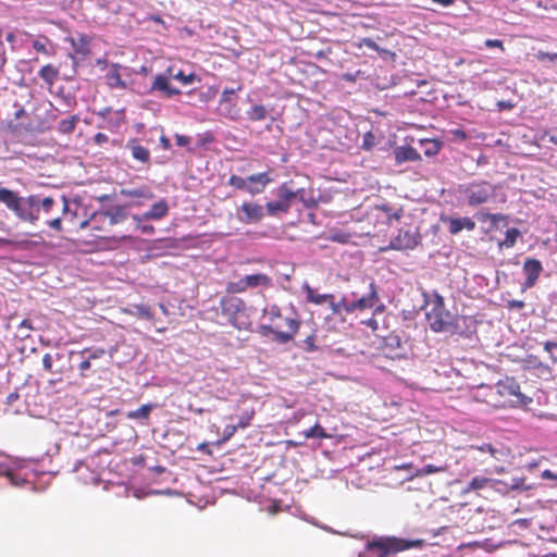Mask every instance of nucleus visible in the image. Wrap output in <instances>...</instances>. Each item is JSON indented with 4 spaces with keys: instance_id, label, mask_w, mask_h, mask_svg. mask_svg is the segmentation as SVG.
Listing matches in <instances>:
<instances>
[{
    "instance_id": "obj_15",
    "label": "nucleus",
    "mask_w": 557,
    "mask_h": 557,
    "mask_svg": "<svg viewBox=\"0 0 557 557\" xmlns=\"http://www.w3.org/2000/svg\"><path fill=\"white\" fill-rule=\"evenodd\" d=\"M120 194L124 197L143 199V200H151L154 195L151 189L147 186L138 187V188H123ZM134 207L143 206V201L136 200L129 203Z\"/></svg>"
},
{
    "instance_id": "obj_25",
    "label": "nucleus",
    "mask_w": 557,
    "mask_h": 557,
    "mask_svg": "<svg viewBox=\"0 0 557 557\" xmlns=\"http://www.w3.org/2000/svg\"><path fill=\"white\" fill-rule=\"evenodd\" d=\"M494 482L499 485H503L504 491H528L530 488V486H527L524 484L525 479L520 476L512 478L510 482H505L500 480H496Z\"/></svg>"
},
{
    "instance_id": "obj_33",
    "label": "nucleus",
    "mask_w": 557,
    "mask_h": 557,
    "mask_svg": "<svg viewBox=\"0 0 557 557\" xmlns=\"http://www.w3.org/2000/svg\"><path fill=\"white\" fill-rule=\"evenodd\" d=\"M265 209L269 215L274 216L278 212H287L289 210V205L283 203L277 199L275 201L267 202Z\"/></svg>"
},
{
    "instance_id": "obj_34",
    "label": "nucleus",
    "mask_w": 557,
    "mask_h": 557,
    "mask_svg": "<svg viewBox=\"0 0 557 557\" xmlns=\"http://www.w3.org/2000/svg\"><path fill=\"white\" fill-rule=\"evenodd\" d=\"M226 292L228 294H240L248 290L246 286V280L245 276L240 277L237 281L228 282L225 287Z\"/></svg>"
},
{
    "instance_id": "obj_3",
    "label": "nucleus",
    "mask_w": 557,
    "mask_h": 557,
    "mask_svg": "<svg viewBox=\"0 0 557 557\" xmlns=\"http://www.w3.org/2000/svg\"><path fill=\"white\" fill-rule=\"evenodd\" d=\"M497 187L485 180H474L460 184L457 188L459 199L469 207L490 203L496 198Z\"/></svg>"
},
{
    "instance_id": "obj_52",
    "label": "nucleus",
    "mask_w": 557,
    "mask_h": 557,
    "mask_svg": "<svg viewBox=\"0 0 557 557\" xmlns=\"http://www.w3.org/2000/svg\"><path fill=\"white\" fill-rule=\"evenodd\" d=\"M537 59L541 61L556 62L557 61V52L550 53V52L540 51L537 54Z\"/></svg>"
},
{
    "instance_id": "obj_11",
    "label": "nucleus",
    "mask_w": 557,
    "mask_h": 557,
    "mask_svg": "<svg viewBox=\"0 0 557 557\" xmlns=\"http://www.w3.org/2000/svg\"><path fill=\"white\" fill-rule=\"evenodd\" d=\"M523 274L525 275V281L522 284L524 289L532 288L543 271V267L540 260L534 258H527L523 263Z\"/></svg>"
},
{
    "instance_id": "obj_4",
    "label": "nucleus",
    "mask_w": 557,
    "mask_h": 557,
    "mask_svg": "<svg viewBox=\"0 0 557 557\" xmlns=\"http://www.w3.org/2000/svg\"><path fill=\"white\" fill-rule=\"evenodd\" d=\"M413 543L389 536H374L359 557H395V554L411 547Z\"/></svg>"
},
{
    "instance_id": "obj_22",
    "label": "nucleus",
    "mask_w": 557,
    "mask_h": 557,
    "mask_svg": "<svg viewBox=\"0 0 557 557\" xmlns=\"http://www.w3.org/2000/svg\"><path fill=\"white\" fill-rule=\"evenodd\" d=\"M63 358V355L60 352L55 354H45L42 357V367L46 371L50 373L62 374L64 372L63 366H55Z\"/></svg>"
},
{
    "instance_id": "obj_57",
    "label": "nucleus",
    "mask_w": 557,
    "mask_h": 557,
    "mask_svg": "<svg viewBox=\"0 0 557 557\" xmlns=\"http://www.w3.org/2000/svg\"><path fill=\"white\" fill-rule=\"evenodd\" d=\"M175 141H176L177 146L185 147V146L190 144V138L188 136H185V135L176 134L175 135Z\"/></svg>"
},
{
    "instance_id": "obj_40",
    "label": "nucleus",
    "mask_w": 557,
    "mask_h": 557,
    "mask_svg": "<svg viewBox=\"0 0 557 557\" xmlns=\"http://www.w3.org/2000/svg\"><path fill=\"white\" fill-rule=\"evenodd\" d=\"M81 357H86L88 360L99 359L104 356L106 350L103 348H89L76 352Z\"/></svg>"
},
{
    "instance_id": "obj_46",
    "label": "nucleus",
    "mask_w": 557,
    "mask_h": 557,
    "mask_svg": "<svg viewBox=\"0 0 557 557\" xmlns=\"http://www.w3.org/2000/svg\"><path fill=\"white\" fill-rule=\"evenodd\" d=\"M428 147L424 150V153L429 157L435 156L440 151V144L436 140H428Z\"/></svg>"
},
{
    "instance_id": "obj_37",
    "label": "nucleus",
    "mask_w": 557,
    "mask_h": 557,
    "mask_svg": "<svg viewBox=\"0 0 557 557\" xmlns=\"http://www.w3.org/2000/svg\"><path fill=\"white\" fill-rule=\"evenodd\" d=\"M129 312L140 319L151 320L153 318V313L150 308L145 305H135Z\"/></svg>"
},
{
    "instance_id": "obj_12",
    "label": "nucleus",
    "mask_w": 557,
    "mask_h": 557,
    "mask_svg": "<svg viewBox=\"0 0 557 557\" xmlns=\"http://www.w3.org/2000/svg\"><path fill=\"white\" fill-rule=\"evenodd\" d=\"M159 91L165 98H171L173 96L180 95L181 90L173 87L170 84L169 76L165 74H158L153 77L151 86L149 88V92Z\"/></svg>"
},
{
    "instance_id": "obj_13",
    "label": "nucleus",
    "mask_w": 557,
    "mask_h": 557,
    "mask_svg": "<svg viewBox=\"0 0 557 557\" xmlns=\"http://www.w3.org/2000/svg\"><path fill=\"white\" fill-rule=\"evenodd\" d=\"M169 213V205L165 199H160L153 203L148 211L141 215H133V220L136 222L148 221V220H161Z\"/></svg>"
},
{
    "instance_id": "obj_38",
    "label": "nucleus",
    "mask_w": 557,
    "mask_h": 557,
    "mask_svg": "<svg viewBox=\"0 0 557 557\" xmlns=\"http://www.w3.org/2000/svg\"><path fill=\"white\" fill-rule=\"evenodd\" d=\"M172 77L185 86L191 85L195 82H200V78L195 73L185 74L183 71H178L173 74Z\"/></svg>"
},
{
    "instance_id": "obj_16",
    "label": "nucleus",
    "mask_w": 557,
    "mask_h": 557,
    "mask_svg": "<svg viewBox=\"0 0 557 557\" xmlns=\"http://www.w3.org/2000/svg\"><path fill=\"white\" fill-rule=\"evenodd\" d=\"M125 148L131 152L132 157L143 163L149 164L150 162V151L139 144V140L134 138L126 143Z\"/></svg>"
},
{
    "instance_id": "obj_45",
    "label": "nucleus",
    "mask_w": 557,
    "mask_h": 557,
    "mask_svg": "<svg viewBox=\"0 0 557 557\" xmlns=\"http://www.w3.org/2000/svg\"><path fill=\"white\" fill-rule=\"evenodd\" d=\"M481 221H491L493 225H496L498 221L505 220V216L499 213H484L479 216Z\"/></svg>"
},
{
    "instance_id": "obj_21",
    "label": "nucleus",
    "mask_w": 557,
    "mask_h": 557,
    "mask_svg": "<svg viewBox=\"0 0 557 557\" xmlns=\"http://www.w3.org/2000/svg\"><path fill=\"white\" fill-rule=\"evenodd\" d=\"M304 189L293 190L289 188L287 183H283L276 190V196L278 200L283 203L292 205V200L295 198H300L302 200Z\"/></svg>"
},
{
    "instance_id": "obj_41",
    "label": "nucleus",
    "mask_w": 557,
    "mask_h": 557,
    "mask_svg": "<svg viewBox=\"0 0 557 557\" xmlns=\"http://www.w3.org/2000/svg\"><path fill=\"white\" fill-rule=\"evenodd\" d=\"M384 343L385 347L391 350L400 349L403 345L400 336L395 333H392L388 336H386Z\"/></svg>"
},
{
    "instance_id": "obj_54",
    "label": "nucleus",
    "mask_w": 557,
    "mask_h": 557,
    "mask_svg": "<svg viewBox=\"0 0 557 557\" xmlns=\"http://www.w3.org/2000/svg\"><path fill=\"white\" fill-rule=\"evenodd\" d=\"M344 311L347 313H351L357 311L356 300L349 301L346 297H343Z\"/></svg>"
},
{
    "instance_id": "obj_53",
    "label": "nucleus",
    "mask_w": 557,
    "mask_h": 557,
    "mask_svg": "<svg viewBox=\"0 0 557 557\" xmlns=\"http://www.w3.org/2000/svg\"><path fill=\"white\" fill-rule=\"evenodd\" d=\"M305 350L309 352H313L318 350V346L314 344V336L310 335L305 339Z\"/></svg>"
},
{
    "instance_id": "obj_47",
    "label": "nucleus",
    "mask_w": 557,
    "mask_h": 557,
    "mask_svg": "<svg viewBox=\"0 0 557 557\" xmlns=\"http://www.w3.org/2000/svg\"><path fill=\"white\" fill-rule=\"evenodd\" d=\"M443 470H444V468H442V467H435L433 465H425L418 471V474L428 475V474H432V473L440 472Z\"/></svg>"
},
{
    "instance_id": "obj_24",
    "label": "nucleus",
    "mask_w": 557,
    "mask_h": 557,
    "mask_svg": "<svg viewBox=\"0 0 557 557\" xmlns=\"http://www.w3.org/2000/svg\"><path fill=\"white\" fill-rule=\"evenodd\" d=\"M22 197L15 191L8 188H0V202L4 203L7 208L14 211Z\"/></svg>"
},
{
    "instance_id": "obj_2",
    "label": "nucleus",
    "mask_w": 557,
    "mask_h": 557,
    "mask_svg": "<svg viewBox=\"0 0 557 557\" xmlns=\"http://www.w3.org/2000/svg\"><path fill=\"white\" fill-rule=\"evenodd\" d=\"M0 476L7 478L11 485L22 487L33 486L36 473L29 461L14 459L0 451Z\"/></svg>"
},
{
    "instance_id": "obj_44",
    "label": "nucleus",
    "mask_w": 557,
    "mask_h": 557,
    "mask_svg": "<svg viewBox=\"0 0 557 557\" xmlns=\"http://www.w3.org/2000/svg\"><path fill=\"white\" fill-rule=\"evenodd\" d=\"M242 85L238 84L236 87H225L221 95V102L230 101L231 97L235 95L237 91L242 90Z\"/></svg>"
},
{
    "instance_id": "obj_27",
    "label": "nucleus",
    "mask_w": 557,
    "mask_h": 557,
    "mask_svg": "<svg viewBox=\"0 0 557 557\" xmlns=\"http://www.w3.org/2000/svg\"><path fill=\"white\" fill-rule=\"evenodd\" d=\"M370 293L366 296H362L361 298L356 300L357 310H364L368 308H372L374 306V302L376 300V290L374 288L373 284H370Z\"/></svg>"
},
{
    "instance_id": "obj_49",
    "label": "nucleus",
    "mask_w": 557,
    "mask_h": 557,
    "mask_svg": "<svg viewBox=\"0 0 557 557\" xmlns=\"http://www.w3.org/2000/svg\"><path fill=\"white\" fill-rule=\"evenodd\" d=\"M55 201L51 197H46L40 200V209H42L46 213H49L54 206Z\"/></svg>"
},
{
    "instance_id": "obj_32",
    "label": "nucleus",
    "mask_w": 557,
    "mask_h": 557,
    "mask_svg": "<svg viewBox=\"0 0 557 557\" xmlns=\"http://www.w3.org/2000/svg\"><path fill=\"white\" fill-rule=\"evenodd\" d=\"M58 74V70L51 64L42 66L38 73L39 77L48 84H53Z\"/></svg>"
},
{
    "instance_id": "obj_7",
    "label": "nucleus",
    "mask_w": 557,
    "mask_h": 557,
    "mask_svg": "<svg viewBox=\"0 0 557 557\" xmlns=\"http://www.w3.org/2000/svg\"><path fill=\"white\" fill-rule=\"evenodd\" d=\"M420 242L421 236L418 232H412L410 230H399L398 234L391 239L388 246L381 248V250H412L420 244Z\"/></svg>"
},
{
    "instance_id": "obj_43",
    "label": "nucleus",
    "mask_w": 557,
    "mask_h": 557,
    "mask_svg": "<svg viewBox=\"0 0 557 557\" xmlns=\"http://www.w3.org/2000/svg\"><path fill=\"white\" fill-rule=\"evenodd\" d=\"M228 185L240 190H246L247 187V177H242L238 175H232L228 178Z\"/></svg>"
},
{
    "instance_id": "obj_29",
    "label": "nucleus",
    "mask_w": 557,
    "mask_h": 557,
    "mask_svg": "<svg viewBox=\"0 0 557 557\" xmlns=\"http://www.w3.org/2000/svg\"><path fill=\"white\" fill-rule=\"evenodd\" d=\"M79 117L77 115H72L70 119L61 120L58 124V131L61 134H71L74 132L76 124L78 123Z\"/></svg>"
},
{
    "instance_id": "obj_20",
    "label": "nucleus",
    "mask_w": 557,
    "mask_h": 557,
    "mask_svg": "<svg viewBox=\"0 0 557 557\" xmlns=\"http://www.w3.org/2000/svg\"><path fill=\"white\" fill-rule=\"evenodd\" d=\"M448 224V230L451 234H458L462 230L473 231L475 228V222L468 216L450 218Z\"/></svg>"
},
{
    "instance_id": "obj_42",
    "label": "nucleus",
    "mask_w": 557,
    "mask_h": 557,
    "mask_svg": "<svg viewBox=\"0 0 557 557\" xmlns=\"http://www.w3.org/2000/svg\"><path fill=\"white\" fill-rule=\"evenodd\" d=\"M294 335L295 334L292 333L290 331L283 332L277 329H275L274 333H273L274 341H276L280 344H286V343L290 342L293 339Z\"/></svg>"
},
{
    "instance_id": "obj_35",
    "label": "nucleus",
    "mask_w": 557,
    "mask_h": 557,
    "mask_svg": "<svg viewBox=\"0 0 557 557\" xmlns=\"http://www.w3.org/2000/svg\"><path fill=\"white\" fill-rule=\"evenodd\" d=\"M492 479L484 478V476H474L470 480L468 486L465 490V493H468L470 491H478L484 488L490 482H492Z\"/></svg>"
},
{
    "instance_id": "obj_17",
    "label": "nucleus",
    "mask_w": 557,
    "mask_h": 557,
    "mask_svg": "<svg viewBox=\"0 0 557 557\" xmlns=\"http://www.w3.org/2000/svg\"><path fill=\"white\" fill-rule=\"evenodd\" d=\"M497 388L498 393L503 396H516L521 401L525 398L524 395L520 393V386L513 379L507 377L506 380L499 381Z\"/></svg>"
},
{
    "instance_id": "obj_9",
    "label": "nucleus",
    "mask_w": 557,
    "mask_h": 557,
    "mask_svg": "<svg viewBox=\"0 0 557 557\" xmlns=\"http://www.w3.org/2000/svg\"><path fill=\"white\" fill-rule=\"evenodd\" d=\"M236 216L244 224L259 223L264 218V208L255 201H244L237 208Z\"/></svg>"
},
{
    "instance_id": "obj_48",
    "label": "nucleus",
    "mask_w": 557,
    "mask_h": 557,
    "mask_svg": "<svg viewBox=\"0 0 557 557\" xmlns=\"http://www.w3.org/2000/svg\"><path fill=\"white\" fill-rule=\"evenodd\" d=\"M285 325L288 329L287 331H290L292 333L296 334L299 329V321L295 318H285L284 319Z\"/></svg>"
},
{
    "instance_id": "obj_63",
    "label": "nucleus",
    "mask_w": 557,
    "mask_h": 557,
    "mask_svg": "<svg viewBox=\"0 0 557 557\" xmlns=\"http://www.w3.org/2000/svg\"><path fill=\"white\" fill-rule=\"evenodd\" d=\"M109 140V137L103 133H98L94 137V141L97 145L106 144Z\"/></svg>"
},
{
    "instance_id": "obj_30",
    "label": "nucleus",
    "mask_w": 557,
    "mask_h": 557,
    "mask_svg": "<svg viewBox=\"0 0 557 557\" xmlns=\"http://www.w3.org/2000/svg\"><path fill=\"white\" fill-rule=\"evenodd\" d=\"M71 44L76 53L85 55L89 52V38L87 36L81 35L78 38H71Z\"/></svg>"
},
{
    "instance_id": "obj_26",
    "label": "nucleus",
    "mask_w": 557,
    "mask_h": 557,
    "mask_svg": "<svg viewBox=\"0 0 557 557\" xmlns=\"http://www.w3.org/2000/svg\"><path fill=\"white\" fill-rule=\"evenodd\" d=\"M154 407V404H145L136 410L128 411L126 417L132 420H147Z\"/></svg>"
},
{
    "instance_id": "obj_64",
    "label": "nucleus",
    "mask_w": 557,
    "mask_h": 557,
    "mask_svg": "<svg viewBox=\"0 0 557 557\" xmlns=\"http://www.w3.org/2000/svg\"><path fill=\"white\" fill-rule=\"evenodd\" d=\"M451 134H453L455 139H458V140H461V141L467 139L466 133L462 129H460V128H456V129L451 131Z\"/></svg>"
},
{
    "instance_id": "obj_1",
    "label": "nucleus",
    "mask_w": 557,
    "mask_h": 557,
    "mask_svg": "<svg viewBox=\"0 0 557 557\" xmlns=\"http://www.w3.org/2000/svg\"><path fill=\"white\" fill-rule=\"evenodd\" d=\"M425 305L431 309L425 313L430 329L435 333L455 334L458 332V318L445 307L444 297L434 290L431 295L423 294Z\"/></svg>"
},
{
    "instance_id": "obj_28",
    "label": "nucleus",
    "mask_w": 557,
    "mask_h": 557,
    "mask_svg": "<svg viewBox=\"0 0 557 557\" xmlns=\"http://www.w3.org/2000/svg\"><path fill=\"white\" fill-rule=\"evenodd\" d=\"M246 114L250 121H263L267 119L269 111L262 104H255L246 112Z\"/></svg>"
},
{
    "instance_id": "obj_18",
    "label": "nucleus",
    "mask_w": 557,
    "mask_h": 557,
    "mask_svg": "<svg viewBox=\"0 0 557 557\" xmlns=\"http://www.w3.org/2000/svg\"><path fill=\"white\" fill-rule=\"evenodd\" d=\"M395 161L397 164H401L408 161L420 160V154L413 147L400 146L394 149Z\"/></svg>"
},
{
    "instance_id": "obj_50",
    "label": "nucleus",
    "mask_w": 557,
    "mask_h": 557,
    "mask_svg": "<svg viewBox=\"0 0 557 557\" xmlns=\"http://www.w3.org/2000/svg\"><path fill=\"white\" fill-rule=\"evenodd\" d=\"M329 305L333 314H341L344 311L343 298L338 302H335L333 299L329 300Z\"/></svg>"
},
{
    "instance_id": "obj_39",
    "label": "nucleus",
    "mask_w": 557,
    "mask_h": 557,
    "mask_svg": "<svg viewBox=\"0 0 557 557\" xmlns=\"http://www.w3.org/2000/svg\"><path fill=\"white\" fill-rule=\"evenodd\" d=\"M302 433L307 438H325V437H327V434L325 433L324 429L319 424H315V425L309 428L308 430H305Z\"/></svg>"
},
{
    "instance_id": "obj_51",
    "label": "nucleus",
    "mask_w": 557,
    "mask_h": 557,
    "mask_svg": "<svg viewBox=\"0 0 557 557\" xmlns=\"http://www.w3.org/2000/svg\"><path fill=\"white\" fill-rule=\"evenodd\" d=\"M331 240L335 243L346 244L349 240V235L342 232H337L331 235Z\"/></svg>"
},
{
    "instance_id": "obj_6",
    "label": "nucleus",
    "mask_w": 557,
    "mask_h": 557,
    "mask_svg": "<svg viewBox=\"0 0 557 557\" xmlns=\"http://www.w3.org/2000/svg\"><path fill=\"white\" fill-rule=\"evenodd\" d=\"M39 197L36 195H30L28 197H22L13 212L18 219L34 224L39 219Z\"/></svg>"
},
{
    "instance_id": "obj_62",
    "label": "nucleus",
    "mask_w": 557,
    "mask_h": 557,
    "mask_svg": "<svg viewBox=\"0 0 557 557\" xmlns=\"http://www.w3.org/2000/svg\"><path fill=\"white\" fill-rule=\"evenodd\" d=\"M137 227L141 231L143 234H152L154 232V227L150 224L141 225L140 222H136Z\"/></svg>"
},
{
    "instance_id": "obj_61",
    "label": "nucleus",
    "mask_w": 557,
    "mask_h": 557,
    "mask_svg": "<svg viewBox=\"0 0 557 557\" xmlns=\"http://www.w3.org/2000/svg\"><path fill=\"white\" fill-rule=\"evenodd\" d=\"M236 425H226L223 432L224 440H230L236 432Z\"/></svg>"
},
{
    "instance_id": "obj_23",
    "label": "nucleus",
    "mask_w": 557,
    "mask_h": 557,
    "mask_svg": "<svg viewBox=\"0 0 557 557\" xmlns=\"http://www.w3.org/2000/svg\"><path fill=\"white\" fill-rule=\"evenodd\" d=\"M302 289L306 293L307 300L315 305H322L325 301L334 299L332 294H317L308 283L302 285Z\"/></svg>"
},
{
    "instance_id": "obj_56",
    "label": "nucleus",
    "mask_w": 557,
    "mask_h": 557,
    "mask_svg": "<svg viewBox=\"0 0 557 557\" xmlns=\"http://www.w3.org/2000/svg\"><path fill=\"white\" fill-rule=\"evenodd\" d=\"M476 449H479L482 453H488L491 456L496 457L497 449L493 447L491 444H483L481 446H478Z\"/></svg>"
},
{
    "instance_id": "obj_14",
    "label": "nucleus",
    "mask_w": 557,
    "mask_h": 557,
    "mask_svg": "<svg viewBox=\"0 0 557 557\" xmlns=\"http://www.w3.org/2000/svg\"><path fill=\"white\" fill-rule=\"evenodd\" d=\"M271 181L267 172L249 175L247 176L246 191L252 196L259 195L264 191Z\"/></svg>"
},
{
    "instance_id": "obj_31",
    "label": "nucleus",
    "mask_w": 557,
    "mask_h": 557,
    "mask_svg": "<svg viewBox=\"0 0 557 557\" xmlns=\"http://www.w3.org/2000/svg\"><path fill=\"white\" fill-rule=\"evenodd\" d=\"M379 210L383 211L386 214L387 223L391 224L392 221H398L403 216V208L393 209L389 205L384 203L377 207Z\"/></svg>"
},
{
    "instance_id": "obj_59",
    "label": "nucleus",
    "mask_w": 557,
    "mask_h": 557,
    "mask_svg": "<svg viewBox=\"0 0 557 557\" xmlns=\"http://www.w3.org/2000/svg\"><path fill=\"white\" fill-rule=\"evenodd\" d=\"M362 45L373 51H380V47L377 46V44L371 39V38H363L362 39Z\"/></svg>"
},
{
    "instance_id": "obj_8",
    "label": "nucleus",
    "mask_w": 557,
    "mask_h": 557,
    "mask_svg": "<svg viewBox=\"0 0 557 557\" xmlns=\"http://www.w3.org/2000/svg\"><path fill=\"white\" fill-rule=\"evenodd\" d=\"M97 64L101 66V70H106L104 75L106 84L111 89H126L127 83L122 78V70H126L119 63L108 64L106 60H97Z\"/></svg>"
},
{
    "instance_id": "obj_19",
    "label": "nucleus",
    "mask_w": 557,
    "mask_h": 557,
    "mask_svg": "<svg viewBox=\"0 0 557 557\" xmlns=\"http://www.w3.org/2000/svg\"><path fill=\"white\" fill-rule=\"evenodd\" d=\"M246 286L248 289L253 288H270L272 286V280L264 273H255L245 275Z\"/></svg>"
},
{
    "instance_id": "obj_5",
    "label": "nucleus",
    "mask_w": 557,
    "mask_h": 557,
    "mask_svg": "<svg viewBox=\"0 0 557 557\" xmlns=\"http://www.w3.org/2000/svg\"><path fill=\"white\" fill-rule=\"evenodd\" d=\"M220 308L222 314L228 319L232 325L239 330L246 329V323L240 320L242 314L246 310L244 300L237 297H223L220 300Z\"/></svg>"
},
{
    "instance_id": "obj_60",
    "label": "nucleus",
    "mask_w": 557,
    "mask_h": 557,
    "mask_svg": "<svg viewBox=\"0 0 557 557\" xmlns=\"http://www.w3.org/2000/svg\"><path fill=\"white\" fill-rule=\"evenodd\" d=\"M47 223H48V225H49L51 228H53V230H55V231H58V232H60V231L62 230V221H61V218H55V219H53V220L48 221Z\"/></svg>"
},
{
    "instance_id": "obj_10",
    "label": "nucleus",
    "mask_w": 557,
    "mask_h": 557,
    "mask_svg": "<svg viewBox=\"0 0 557 557\" xmlns=\"http://www.w3.org/2000/svg\"><path fill=\"white\" fill-rule=\"evenodd\" d=\"M127 215L126 207L116 205L106 210H98L94 212L90 220L103 222L104 219L108 218L110 225H116L124 222L127 219Z\"/></svg>"
},
{
    "instance_id": "obj_58",
    "label": "nucleus",
    "mask_w": 557,
    "mask_h": 557,
    "mask_svg": "<svg viewBox=\"0 0 557 557\" xmlns=\"http://www.w3.org/2000/svg\"><path fill=\"white\" fill-rule=\"evenodd\" d=\"M107 123H108V126H107V127H109L110 129L119 128V127H120V125H121V117H120V114H119V113H116V114H115V117H114V119L110 117V119L107 121Z\"/></svg>"
},
{
    "instance_id": "obj_55",
    "label": "nucleus",
    "mask_w": 557,
    "mask_h": 557,
    "mask_svg": "<svg viewBox=\"0 0 557 557\" xmlns=\"http://www.w3.org/2000/svg\"><path fill=\"white\" fill-rule=\"evenodd\" d=\"M81 358H82V361H81V362H79V364H78V369H79V371H81V374H82L83 376H85V372H86L87 370H89V369H90V367H91V361H90V360H88L86 357H81Z\"/></svg>"
},
{
    "instance_id": "obj_36",
    "label": "nucleus",
    "mask_w": 557,
    "mask_h": 557,
    "mask_svg": "<svg viewBox=\"0 0 557 557\" xmlns=\"http://www.w3.org/2000/svg\"><path fill=\"white\" fill-rule=\"evenodd\" d=\"M520 236L518 228H508L505 234V239L499 244L500 247L511 248L516 245L517 238Z\"/></svg>"
}]
</instances>
